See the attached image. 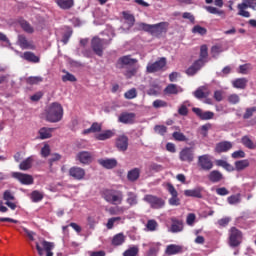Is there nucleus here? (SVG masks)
I'll return each instance as SVG.
<instances>
[{
    "label": "nucleus",
    "instance_id": "obj_1",
    "mask_svg": "<svg viewBox=\"0 0 256 256\" xmlns=\"http://www.w3.org/2000/svg\"><path fill=\"white\" fill-rule=\"evenodd\" d=\"M208 57H209V48H207V45H202L200 47L199 59L194 61V63L186 70V74H188L190 77H193V75H196L198 71H201L202 67H205V63H207Z\"/></svg>",
    "mask_w": 256,
    "mask_h": 256
},
{
    "label": "nucleus",
    "instance_id": "obj_2",
    "mask_svg": "<svg viewBox=\"0 0 256 256\" xmlns=\"http://www.w3.org/2000/svg\"><path fill=\"white\" fill-rule=\"evenodd\" d=\"M63 113V106L58 102H53L46 108V121L59 123L63 119Z\"/></svg>",
    "mask_w": 256,
    "mask_h": 256
},
{
    "label": "nucleus",
    "instance_id": "obj_3",
    "mask_svg": "<svg viewBox=\"0 0 256 256\" xmlns=\"http://www.w3.org/2000/svg\"><path fill=\"white\" fill-rule=\"evenodd\" d=\"M101 197L110 205H121L123 203V191L116 189H104Z\"/></svg>",
    "mask_w": 256,
    "mask_h": 256
},
{
    "label": "nucleus",
    "instance_id": "obj_4",
    "mask_svg": "<svg viewBox=\"0 0 256 256\" xmlns=\"http://www.w3.org/2000/svg\"><path fill=\"white\" fill-rule=\"evenodd\" d=\"M167 22H160L158 24H147V23H139L138 31H145L146 33H150V35H162V33H167Z\"/></svg>",
    "mask_w": 256,
    "mask_h": 256
},
{
    "label": "nucleus",
    "instance_id": "obj_5",
    "mask_svg": "<svg viewBox=\"0 0 256 256\" xmlns=\"http://www.w3.org/2000/svg\"><path fill=\"white\" fill-rule=\"evenodd\" d=\"M111 44V39L108 41H105L98 36H95L91 40V48L95 55H98V57H103V51H105V45Z\"/></svg>",
    "mask_w": 256,
    "mask_h": 256
},
{
    "label": "nucleus",
    "instance_id": "obj_6",
    "mask_svg": "<svg viewBox=\"0 0 256 256\" xmlns=\"http://www.w3.org/2000/svg\"><path fill=\"white\" fill-rule=\"evenodd\" d=\"M243 243V232L237 229V227H231L229 229V245L230 247H239Z\"/></svg>",
    "mask_w": 256,
    "mask_h": 256
},
{
    "label": "nucleus",
    "instance_id": "obj_7",
    "mask_svg": "<svg viewBox=\"0 0 256 256\" xmlns=\"http://www.w3.org/2000/svg\"><path fill=\"white\" fill-rule=\"evenodd\" d=\"M55 245L53 242H47L46 240H42L39 244V242H36V250L38 251V255L43 256L45 254L44 251H46V256H53V248Z\"/></svg>",
    "mask_w": 256,
    "mask_h": 256
},
{
    "label": "nucleus",
    "instance_id": "obj_8",
    "mask_svg": "<svg viewBox=\"0 0 256 256\" xmlns=\"http://www.w3.org/2000/svg\"><path fill=\"white\" fill-rule=\"evenodd\" d=\"M167 65L166 58H160L154 63H148L146 66L147 73H158V71H163V68Z\"/></svg>",
    "mask_w": 256,
    "mask_h": 256
},
{
    "label": "nucleus",
    "instance_id": "obj_9",
    "mask_svg": "<svg viewBox=\"0 0 256 256\" xmlns=\"http://www.w3.org/2000/svg\"><path fill=\"white\" fill-rule=\"evenodd\" d=\"M144 201H146V203H149L152 209H161L165 207V200L151 194L146 195L144 197Z\"/></svg>",
    "mask_w": 256,
    "mask_h": 256
},
{
    "label": "nucleus",
    "instance_id": "obj_10",
    "mask_svg": "<svg viewBox=\"0 0 256 256\" xmlns=\"http://www.w3.org/2000/svg\"><path fill=\"white\" fill-rule=\"evenodd\" d=\"M198 167L202 171H211L213 169V161L209 154H204L198 157Z\"/></svg>",
    "mask_w": 256,
    "mask_h": 256
},
{
    "label": "nucleus",
    "instance_id": "obj_11",
    "mask_svg": "<svg viewBox=\"0 0 256 256\" xmlns=\"http://www.w3.org/2000/svg\"><path fill=\"white\" fill-rule=\"evenodd\" d=\"M167 191L171 195V198L169 199V205H172L174 207H178V205H181V200L179 199V193L177 192V189H175V186H173V184L171 183L167 184Z\"/></svg>",
    "mask_w": 256,
    "mask_h": 256
},
{
    "label": "nucleus",
    "instance_id": "obj_12",
    "mask_svg": "<svg viewBox=\"0 0 256 256\" xmlns=\"http://www.w3.org/2000/svg\"><path fill=\"white\" fill-rule=\"evenodd\" d=\"M139 60L137 58H131V55H125L118 59L117 65L120 69H124V67H133V65H137Z\"/></svg>",
    "mask_w": 256,
    "mask_h": 256
},
{
    "label": "nucleus",
    "instance_id": "obj_13",
    "mask_svg": "<svg viewBox=\"0 0 256 256\" xmlns=\"http://www.w3.org/2000/svg\"><path fill=\"white\" fill-rule=\"evenodd\" d=\"M179 159L184 163H193V159H195L193 148H189V147L183 148L179 153Z\"/></svg>",
    "mask_w": 256,
    "mask_h": 256
},
{
    "label": "nucleus",
    "instance_id": "obj_14",
    "mask_svg": "<svg viewBox=\"0 0 256 256\" xmlns=\"http://www.w3.org/2000/svg\"><path fill=\"white\" fill-rule=\"evenodd\" d=\"M12 177H14V179H17L18 181H20V183L22 185H33V183H34L33 176L29 175V174H24L21 172H14V173H12Z\"/></svg>",
    "mask_w": 256,
    "mask_h": 256
},
{
    "label": "nucleus",
    "instance_id": "obj_15",
    "mask_svg": "<svg viewBox=\"0 0 256 256\" xmlns=\"http://www.w3.org/2000/svg\"><path fill=\"white\" fill-rule=\"evenodd\" d=\"M205 188L203 186L195 187L194 189L184 190L185 197H194L195 199H203Z\"/></svg>",
    "mask_w": 256,
    "mask_h": 256
},
{
    "label": "nucleus",
    "instance_id": "obj_16",
    "mask_svg": "<svg viewBox=\"0 0 256 256\" xmlns=\"http://www.w3.org/2000/svg\"><path fill=\"white\" fill-rule=\"evenodd\" d=\"M3 200L6 201L5 205L9 207L12 211H15L17 209V204L13 201H15V195H13V192L11 190H6L3 193Z\"/></svg>",
    "mask_w": 256,
    "mask_h": 256
},
{
    "label": "nucleus",
    "instance_id": "obj_17",
    "mask_svg": "<svg viewBox=\"0 0 256 256\" xmlns=\"http://www.w3.org/2000/svg\"><path fill=\"white\" fill-rule=\"evenodd\" d=\"M69 176L73 177L76 181H82V179H85V169L73 166L69 169Z\"/></svg>",
    "mask_w": 256,
    "mask_h": 256
},
{
    "label": "nucleus",
    "instance_id": "obj_18",
    "mask_svg": "<svg viewBox=\"0 0 256 256\" xmlns=\"http://www.w3.org/2000/svg\"><path fill=\"white\" fill-rule=\"evenodd\" d=\"M135 113L124 112L120 114L118 121L119 123H124V125H133L135 123Z\"/></svg>",
    "mask_w": 256,
    "mask_h": 256
},
{
    "label": "nucleus",
    "instance_id": "obj_19",
    "mask_svg": "<svg viewBox=\"0 0 256 256\" xmlns=\"http://www.w3.org/2000/svg\"><path fill=\"white\" fill-rule=\"evenodd\" d=\"M192 111L202 121H209V119H213V117H215V113H213L211 111L203 112V110L201 108H192Z\"/></svg>",
    "mask_w": 256,
    "mask_h": 256
},
{
    "label": "nucleus",
    "instance_id": "obj_20",
    "mask_svg": "<svg viewBox=\"0 0 256 256\" xmlns=\"http://www.w3.org/2000/svg\"><path fill=\"white\" fill-rule=\"evenodd\" d=\"M249 1L244 0L242 3L237 5L238 13L240 17H245L246 19H249L251 17V13L247 11L246 9H249Z\"/></svg>",
    "mask_w": 256,
    "mask_h": 256
},
{
    "label": "nucleus",
    "instance_id": "obj_21",
    "mask_svg": "<svg viewBox=\"0 0 256 256\" xmlns=\"http://www.w3.org/2000/svg\"><path fill=\"white\" fill-rule=\"evenodd\" d=\"M116 147L118 151H127L129 148V138L126 135H121L116 139Z\"/></svg>",
    "mask_w": 256,
    "mask_h": 256
},
{
    "label": "nucleus",
    "instance_id": "obj_22",
    "mask_svg": "<svg viewBox=\"0 0 256 256\" xmlns=\"http://www.w3.org/2000/svg\"><path fill=\"white\" fill-rule=\"evenodd\" d=\"M76 159L80 161V163H83V165H89V163L93 161V155L91 152L82 151L76 155Z\"/></svg>",
    "mask_w": 256,
    "mask_h": 256
},
{
    "label": "nucleus",
    "instance_id": "obj_23",
    "mask_svg": "<svg viewBox=\"0 0 256 256\" xmlns=\"http://www.w3.org/2000/svg\"><path fill=\"white\" fill-rule=\"evenodd\" d=\"M98 163L101 167H104V169H115V167H117V159L115 158L99 159Z\"/></svg>",
    "mask_w": 256,
    "mask_h": 256
},
{
    "label": "nucleus",
    "instance_id": "obj_24",
    "mask_svg": "<svg viewBox=\"0 0 256 256\" xmlns=\"http://www.w3.org/2000/svg\"><path fill=\"white\" fill-rule=\"evenodd\" d=\"M230 149H233V143H231L229 141H222V142L216 144L215 152L216 153H227V151H230Z\"/></svg>",
    "mask_w": 256,
    "mask_h": 256
},
{
    "label": "nucleus",
    "instance_id": "obj_25",
    "mask_svg": "<svg viewBox=\"0 0 256 256\" xmlns=\"http://www.w3.org/2000/svg\"><path fill=\"white\" fill-rule=\"evenodd\" d=\"M179 253H183V246L170 244L166 247L165 254L168 256L179 255Z\"/></svg>",
    "mask_w": 256,
    "mask_h": 256
},
{
    "label": "nucleus",
    "instance_id": "obj_26",
    "mask_svg": "<svg viewBox=\"0 0 256 256\" xmlns=\"http://www.w3.org/2000/svg\"><path fill=\"white\" fill-rule=\"evenodd\" d=\"M126 239H127V237L125 236V234H123V232H120L113 236V238L111 240V246L112 247H121V245H123L125 243Z\"/></svg>",
    "mask_w": 256,
    "mask_h": 256
},
{
    "label": "nucleus",
    "instance_id": "obj_27",
    "mask_svg": "<svg viewBox=\"0 0 256 256\" xmlns=\"http://www.w3.org/2000/svg\"><path fill=\"white\" fill-rule=\"evenodd\" d=\"M208 179L211 183H219L223 181V174L218 170H213L209 173Z\"/></svg>",
    "mask_w": 256,
    "mask_h": 256
},
{
    "label": "nucleus",
    "instance_id": "obj_28",
    "mask_svg": "<svg viewBox=\"0 0 256 256\" xmlns=\"http://www.w3.org/2000/svg\"><path fill=\"white\" fill-rule=\"evenodd\" d=\"M18 45L21 49H35V46H33L31 42L27 41V37H25V35L18 36Z\"/></svg>",
    "mask_w": 256,
    "mask_h": 256
},
{
    "label": "nucleus",
    "instance_id": "obj_29",
    "mask_svg": "<svg viewBox=\"0 0 256 256\" xmlns=\"http://www.w3.org/2000/svg\"><path fill=\"white\" fill-rule=\"evenodd\" d=\"M33 161H34L33 156H29L19 164V169L21 171H29V169L33 167Z\"/></svg>",
    "mask_w": 256,
    "mask_h": 256
},
{
    "label": "nucleus",
    "instance_id": "obj_30",
    "mask_svg": "<svg viewBox=\"0 0 256 256\" xmlns=\"http://www.w3.org/2000/svg\"><path fill=\"white\" fill-rule=\"evenodd\" d=\"M23 59H25V61H28L29 63H39V61H41L39 56L35 55V53L30 51L24 52Z\"/></svg>",
    "mask_w": 256,
    "mask_h": 256
},
{
    "label": "nucleus",
    "instance_id": "obj_31",
    "mask_svg": "<svg viewBox=\"0 0 256 256\" xmlns=\"http://www.w3.org/2000/svg\"><path fill=\"white\" fill-rule=\"evenodd\" d=\"M39 137L40 139H51V137L53 136V128H48V127H42L39 130Z\"/></svg>",
    "mask_w": 256,
    "mask_h": 256
},
{
    "label": "nucleus",
    "instance_id": "obj_32",
    "mask_svg": "<svg viewBox=\"0 0 256 256\" xmlns=\"http://www.w3.org/2000/svg\"><path fill=\"white\" fill-rule=\"evenodd\" d=\"M102 125L98 122L92 123L91 127L83 130V135H89V133H101Z\"/></svg>",
    "mask_w": 256,
    "mask_h": 256
},
{
    "label": "nucleus",
    "instance_id": "obj_33",
    "mask_svg": "<svg viewBox=\"0 0 256 256\" xmlns=\"http://www.w3.org/2000/svg\"><path fill=\"white\" fill-rule=\"evenodd\" d=\"M249 80L247 78H237L232 82V85L235 89H245L247 87Z\"/></svg>",
    "mask_w": 256,
    "mask_h": 256
},
{
    "label": "nucleus",
    "instance_id": "obj_34",
    "mask_svg": "<svg viewBox=\"0 0 256 256\" xmlns=\"http://www.w3.org/2000/svg\"><path fill=\"white\" fill-rule=\"evenodd\" d=\"M111 137H115V132L112 130H106L96 135L97 141H107V139H111Z\"/></svg>",
    "mask_w": 256,
    "mask_h": 256
},
{
    "label": "nucleus",
    "instance_id": "obj_35",
    "mask_svg": "<svg viewBox=\"0 0 256 256\" xmlns=\"http://www.w3.org/2000/svg\"><path fill=\"white\" fill-rule=\"evenodd\" d=\"M56 5L60 7V9L68 10L75 5L73 0H56Z\"/></svg>",
    "mask_w": 256,
    "mask_h": 256
},
{
    "label": "nucleus",
    "instance_id": "obj_36",
    "mask_svg": "<svg viewBox=\"0 0 256 256\" xmlns=\"http://www.w3.org/2000/svg\"><path fill=\"white\" fill-rule=\"evenodd\" d=\"M206 11H208V13H211V15H219L221 19H225V17H227V14H225V10H220L213 6H207Z\"/></svg>",
    "mask_w": 256,
    "mask_h": 256
},
{
    "label": "nucleus",
    "instance_id": "obj_37",
    "mask_svg": "<svg viewBox=\"0 0 256 256\" xmlns=\"http://www.w3.org/2000/svg\"><path fill=\"white\" fill-rule=\"evenodd\" d=\"M141 175V170L139 168H134L130 170L127 174L128 181H137Z\"/></svg>",
    "mask_w": 256,
    "mask_h": 256
},
{
    "label": "nucleus",
    "instance_id": "obj_38",
    "mask_svg": "<svg viewBox=\"0 0 256 256\" xmlns=\"http://www.w3.org/2000/svg\"><path fill=\"white\" fill-rule=\"evenodd\" d=\"M172 233H180L183 231V221L181 220H173L171 225Z\"/></svg>",
    "mask_w": 256,
    "mask_h": 256
},
{
    "label": "nucleus",
    "instance_id": "obj_39",
    "mask_svg": "<svg viewBox=\"0 0 256 256\" xmlns=\"http://www.w3.org/2000/svg\"><path fill=\"white\" fill-rule=\"evenodd\" d=\"M107 212L109 215H123L125 213V208L123 206L110 207Z\"/></svg>",
    "mask_w": 256,
    "mask_h": 256
},
{
    "label": "nucleus",
    "instance_id": "obj_40",
    "mask_svg": "<svg viewBox=\"0 0 256 256\" xmlns=\"http://www.w3.org/2000/svg\"><path fill=\"white\" fill-rule=\"evenodd\" d=\"M249 167V160H238L235 162V169L237 171H243L244 169H247Z\"/></svg>",
    "mask_w": 256,
    "mask_h": 256
},
{
    "label": "nucleus",
    "instance_id": "obj_41",
    "mask_svg": "<svg viewBox=\"0 0 256 256\" xmlns=\"http://www.w3.org/2000/svg\"><path fill=\"white\" fill-rule=\"evenodd\" d=\"M20 26L23 29V31H25V33H35V29L33 28V26H31L29 22H27V20H22L20 22Z\"/></svg>",
    "mask_w": 256,
    "mask_h": 256
},
{
    "label": "nucleus",
    "instance_id": "obj_42",
    "mask_svg": "<svg viewBox=\"0 0 256 256\" xmlns=\"http://www.w3.org/2000/svg\"><path fill=\"white\" fill-rule=\"evenodd\" d=\"M26 83L28 85H39V83H43V77H41V76H30L26 79Z\"/></svg>",
    "mask_w": 256,
    "mask_h": 256
},
{
    "label": "nucleus",
    "instance_id": "obj_43",
    "mask_svg": "<svg viewBox=\"0 0 256 256\" xmlns=\"http://www.w3.org/2000/svg\"><path fill=\"white\" fill-rule=\"evenodd\" d=\"M127 197L128 198L126 199V203H128L130 207H133V205H137V194H135L134 192H128Z\"/></svg>",
    "mask_w": 256,
    "mask_h": 256
},
{
    "label": "nucleus",
    "instance_id": "obj_44",
    "mask_svg": "<svg viewBox=\"0 0 256 256\" xmlns=\"http://www.w3.org/2000/svg\"><path fill=\"white\" fill-rule=\"evenodd\" d=\"M164 92L166 95H177L179 93V88L175 84H169L165 89Z\"/></svg>",
    "mask_w": 256,
    "mask_h": 256
},
{
    "label": "nucleus",
    "instance_id": "obj_45",
    "mask_svg": "<svg viewBox=\"0 0 256 256\" xmlns=\"http://www.w3.org/2000/svg\"><path fill=\"white\" fill-rule=\"evenodd\" d=\"M122 15L125 21H127L129 27H133L135 25V16L133 14L124 11L122 12Z\"/></svg>",
    "mask_w": 256,
    "mask_h": 256
},
{
    "label": "nucleus",
    "instance_id": "obj_46",
    "mask_svg": "<svg viewBox=\"0 0 256 256\" xmlns=\"http://www.w3.org/2000/svg\"><path fill=\"white\" fill-rule=\"evenodd\" d=\"M33 203H39V201H43V193H41L38 190H34L32 191L31 195H30Z\"/></svg>",
    "mask_w": 256,
    "mask_h": 256
},
{
    "label": "nucleus",
    "instance_id": "obj_47",
    "mask_svg": "<svg viewBox=\"0 0 256 256\" xmlns=\"http://www.w3.org/2000/svg\"><path fill=\"white\" fill-rule=\"evenodd\" d=\"M229 205H239L241 203V194L231 195L227 198Z\"/></svg>",
    "mask_w": 256,
    "mask_h": 256
},
{
    "label": "nucleus",
    "instance_id": "obj_48",
    "mask_svg": "<svg viewBox=\"0 0 256 256\" xmlns=\"http://www.w3.org/2000/svg\"><path fill=\"white\" fill-rule=\"evenodd\" d=\"M139 255V248L133 246L124 251L123 256H137Z\"/></svg>",
    "mask_w": 256,
    "mask_h": 256
},
{
    "label": "nucleus",
    "instance_id": "obj_49",
    "mask_svg": "<svg viewBox=\"0 0 256 256\" xmlns=\"http://www.w3.org/2000/svg\"><path fill=\"white\" fill-rule=\"evenodd\" d=\"M157 227H159L157 220L151 219L147 221L146 228L148 231H157Z\"/></svg>",
    "mask_w": 256,
    "mask_h": 256
},
{
    "label": "nucleus",
    "instance_id": "obj_50",
    "mask_svg": "<svg viewBox=\"0 0 256 256\" xmlns=\"http://www.w3.org/2000/svg\"><path fill=\"white\" fill-rule=\"evenodd\" d=\"M154 109H161L162 107H168L167 102L165 100L157 99L152 103Z\"/></svg>",
    "mask_w": 256,
    "mask_h": 256
},
{
    "label": "nucleus",
    "instance_id": "obj_51",
    "mask_svg": "<svg viewBox=\"0 0 256 256\" xmlns=\"http://www.w3.org/2000/svg\"><path fill=\"white\" fill-rule=\"evenodd\" d=\"M119 221H121V217L119 216L108 219V222L106 224L107 229H113L115 223H119Z\"/></svg>",
    "mask_w": 256,
    "mask_h": 256
},
{
    "label": "nucleus",
    "instance_id": "obj_52",
    "mask_svg": "<svg viewBox=\"0 0 256 256\" xmlns=\"http://www.w3.org/2000/svg\"><path fill=\"white\" fill-rule=\"evenodd\" d=\"M192 33H198V35H207V29L205 27L196 25L193 27Z\"/></svg>",
    "mask_w": 256,
    "mask_h": 256
},
{
    "label": "nucleus",
    "instance_id": "obj_53",
    "mask_svg": "<svg viewBox=\"0 0 256 256\" xmlns=\"http://www.w3.org/2000/svg\"><path fill=\"white\" fill-rule=\"evenodd\" d=\"M193 95L196 99H207V93H205L202 88H198L194 91Z\"/></svg>",
    "mask_w": 256,
    "mask_h": 256
},
{
    "label": "nucleus",
    "instance_id": "obj_54",
    "mask_svg": "<svg viewBox=\"0 0 256 256\" xmlns=\"http://www.w3.org/2000/svg\"><path fill=\"white\" fill-rule=\"evenodd\" d=\"M62 81L63 83H67V81H70L71 83H75V81H77V78L75 77V75L67 72L66 75L62 76Z\"/></svg>",
    "mask_w": 256,
    "mask_h": 256
},
{
    "label": "nucleus",
    "instance_id": "obj_55",
    "mask_svg": "<svg viewBox=\"0 0 256 256\" xmlns=\"http://www.w3.org/2000/svg\"><path fill=\"white\" fill-rule=\"evenodd\" d=\"M125 99H135L137 97V89L132 88L125 92L124 94Z\"/></svg>",
    "mask_w": 256,
    "mask_h": 256
},
{
    "label": "nucleus",
    "instance_id": "obj_56",
    "mask_svg": "<svg viewBox=\"0 0 256 256\" xmlns=\"http://www.w3.org/2000/svg\"><path fill=\"white\" fill-rule=\"evenodd\" d=\"M256 113V106L251 108H247L245 113L243 114V119H251V116Z\"/></svg>",
    "mask_w": 256,
    "mask_h": 256
},
{
    "label": "nucleus",
    "instance_id": "obj_57",
    "mask_svg": "<svg viewBox=\"0 0 256 256\" xmlns=\"http://www.w3.org/2000/svg\"><path fill=\"white\" fill-rule=\"evenodd\" d=\"M172 137L175 141H187V136L181 132H173Z\"/></svg>",
    "mask_w": 256,
    "mask_h": 256
},
{
    "label": "nucleus",
    "instance_id": "obj_58",
    "mask_svg": "<svg viewBox=\"0 0 256 256\" xmlns=\"http://www.w3.org/2000/svg\"><path fill=\"white\" fill-rule=\"evenodd\" d=\"M250 70H251V65L249 64H243L239 66V73H241V75L249 74Z\"/></svg>",
    "mask_w": 256,
    "mask_h": 256
},
{
    "label": "nucleus",
    "instance_id": "obj_59",
    "mask_svg": "<svg viewBox=\"0 0 256 256\" xmlns=\"http://www.w3.org/2000/svg\"><path fill=\"white\" fill-rule=\"evenodd\" d=\"M210 128H211V124H205L201 126L200 133L202 137H207L209 135Z\"/></svg>",
    "mask_w": 256,
    "mask_h": 256
},
{
    "label": "nucleus",
    "instance_id": "obj_60",
    "mask_svg": "<svg viewBox=\"0 0 256 256\" xmlns=\"http://www.w3.org/2000/svg\"><path fill=\"white\" fill-rule=\"evenodd\" d=\"M49 155H51V147L49 146V144H45L44 147L41 149V156L42 157H49Z\"/></svg>",
    "mask_w": 256,
    "mask_h": 256
},
{
    "label": "nucleus",
    "instance_id": "obj_61",
    "mask_svg": "<svg viewBox=\"0 0 256 256\" xmlns=\"http://www.w3.org/2000/svg\"><path fill=\"white\" fill-rule=\"evenodd\" d=\"M154 131L155 133H158V135H165V133H167V128L165 125H156Z\"/></svg>",
    "mask_w": 256,
    "mask_h": 256
},
{
    "label": "nucleus",
    "instance_id": "obj_62",
    "mask_svg": "<svg viewBox=\"0 0 256 256\" xmlns=\"http://www.w3.org/2000/svg\"><path fill=\"white\" fill-rule=\"evenodd\" d=\"M239 101H241V99L237 94H231L230 96H228V102L231 103V105H237Z\"/></svg>",
    "mask_w": 256,
    "mask_h": 256
},
{
    "label": "nucleus",
    "instance_id": "obj_63",
    "mask_svg": "<svg viewBox=\"0 0 256 256\" xmlns=\"http://www.w3.org/2000/svg\"><path fill=\"white\" fill-rule=\"evenodd\" d=\"M139 68L137 67H133V68H130L126 71V77H128V79H131V77H134V75H137V71H138Z\"/></svg>",
    "mask_w": 256,
    "mask_h": 256
},
{
    "label": "nucleus",
    "instance_id": "obj_64",
    "mask_svg": "<svg viewBox=\"0 0 256 256\" xmlns=\"http://www.w3.org/2000/svg\"><path fill=\"white\" fill-rule=\"evenodd\" d=\"M216 193L217 195H220V197H225L226 195H229V191L225 187L217 188Z\"/></svg>",
    "mask_w": 256,
    "mask_h": 256
}]
</instances>
